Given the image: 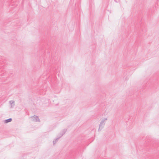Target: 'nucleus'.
<instances>
[{
	"label": "nucleus",
	"mask_w": 159,
	"mask_h": 159,
	"mask_svg": "<svg viewBox=\"0 0 159 159\" xmlns=\"http://www.w3.org/2000/svg\"><path fill=\"white\" fill-rule=\"evenodd\" d=\"M60 138L59 137L58 138H57L54 141H53V144L54 145L56 144V142L58 141V140Z\"/></svg>",
	"instance_id": "5"
},
{
	"label": "nucleus",
	"mask_w": 159,
	"mask_h": 159,
	"mask_svg": "<svg viewBox=\"0 0 159 159\" xmlns=\"http://www.w3.org/2000/svg\"><path fill=\"white\" fill-rule=\"evenodd\" d=\"M107 120V118H105L103 119L100 122V125H99V128L98 129V131H101L102 129L104 127L105 125V122Z\"/></svg>",
	"instance_id": "1"
},
{
	"label": "nucleus",
	"mask_w": 159,
	"mask_h": 159,
	"mask_svg": "<svg viewBox=\"0 0 159 159\" xmlns=\"http://www.w3.org/2000/svg\"><path fill=\"white\" fill-rule=\"evenodd\" d=\"M14 103V101L13 100L10 101H9V103L11 105V107L12 108L13 107L12 105V104Z\"/></svg>",
	"instance_id": "6"
},
{
	"label": "nucleus",
	"mask_w": 159,
	"mask_h": 159,
	"mask_svg": "<svg viewBox=\"0 0 159 159\" xmlns=\"http://www.w3.org/2000/svg\"><path fill=\"white\" fill-rule=\"evenodd\" d=\"M66 129H64L61 132L60 134V136H59V138H61L63 135L65 134L66 131H67Z\"/></svg>",
	"instance_id": "3"
},
{
	"label": "nucleus",
	"mask_w": 159,
	"mask_h": 159,
	"mask_svg": "<svg viewBox=\"0 0 159 159\" xmlns=\"http://www.w3.org/2000/svg\"><path fill=\"white\" fill-rule=\"evenodd\" d=\"M32 118V121L34 122H40V120L38 116L35 115L32 116L31 117Z\"/></svg>",
	"instance_id": "2"
},
{
	"label": "nucleus",
	"mask_w": 159,
	"mask_h": 159,
	"mask_svg": "<svg viewBox=\"0 0 159 159\" xmlns=\"http://www.w3.org/2000/svg\"><path fill=\"white\" fill-rule=\"evenodd\" d=\"M12 120V119L11 118H9L8 119H6L5 120V122L6 123L9 122H11Z\"/></svg>",
	"instance_id": "4"
}]
</instances>
